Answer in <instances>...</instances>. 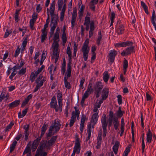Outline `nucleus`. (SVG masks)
I'll return each mask as SVG.
<instances>
[{"instance_id": "obj_53", "label": "nucleus", "mask_w": 156, "mask_h": 156, "mask_svg": "<svg viewBox=\"0 0 156 156\" xmlns=\"http://www.w3.org/2000/svg\"><path fill=\"white\" fill-rule=\"evenodd\" d=\"M41 140L40 139V138H39L38 137L36 139L34 140L32 144L38 146Z\"/></svg>"}, {"instance_id": "obj_21", "label": "nucleus", "mask_w": 156, "mask_h": 156, "mask_svg": "<svg viewBox=\"0 0 156 156\" xmlns=\"http://www.w3.org/2000/svg\"><path fill=\"white\" fill-rule=\"evenodd\" d=\"M32 97V94H30L23 101L21 104V107L22 108H23L28 103L30 100L31 99Z\"/></svg>"}, {"instance_id": "obj_62", "label": "nucleus", "mask_w": 156, "mask_h": 156, "mask_svg": "<svg viewBox=\"0 0 156 156\" xmlns=\"http://www.w3.org/2000/svg\"><path fill=\"white\" fill-rule=\"evenodd\" d=\"M12 33V31H9L8 29L6 30V31L5 32L4 36V38H6L9 35Z\"/></svg>"}, {"instance_id": "obj_7", "label": "nucleus", "mask_w": 156, "mask_h": 156, "mask_svg": "<svg viewBox=\"0 0 156 156\" xmlns=\"http://www.w3.org/2000/svg\"><path fill=\"white\" fill-rule=\"evenodd\" d=\"M73 149L77 151V154H79L81 149L80 141L78 135L75 136V146Z\"/></svg>"}, {"instance_id": "obj_27", "label": "nucleus", "mask_w": 156, "mask_h": 156, "mask_svg": "<svg viewBox=\"0 0 156 156\" xmlns=\"http://www.w3.org/2000/svg\"><path fill=\"white\" fill-rule=\"evenodd\" d=\"M50 107L51 108H54L55 109V112H57L59 110V106L58 107L57 102L50 103Z\"/></svg>"}, {"instance_id": "obj_10", "label": "nucleus", "mask_w": 156, "mask_h": 156, "mask_svg": "<svg viewBox=\"0 0 156 156\" xmlns=\"http://www.w3.org/2000/svg\"><path fill=\"white\" fill-rule=\"evenodd\" d=\"M57 99L58 101V105L59 106V110L62 112V94L60 92L59 90L58 91V93L57 95Z\"/></svg>"}, {"instance_id": "obj_3", "label": "nucleus", "mask_w": 156, "mask_h": 156, "mask_svg": "<svg viewBox=\"0 0 156 156\" xmlns=\"http://www.w3.org/2000/svg\"><path fill=\"white\" fill-rule=\"evenodd\" d=\"M55 0H53L51 2L50 8V12L51 16V24L53 22L59 21L58 16V15L54 13L55 10Z\"/></svg>"}, {"instance_id": "obj_57", "label": "nucleus", "mask_w": 156, "mask_h": 156, "mask_svg": "<svg viewBox=\"0 0 156 156\" xmlns=\"http://www.w3.org/2000/svg\"><path fill=\"white\" fill-rule=\"evenodd\" d=\"M21 137L23 138L24 136L21 133L17 135L16 136L15 138V139L17 141L19 140L21 138Z\"/></svg>"}, {"instance_id": "obj_52", "label": "nucleus", "mask_w": 156, "mask_h": 156, "mask_svg": "<svg viewBox=\"0 0 156 156\" xmlns=\"http://www.w3.org/2000/svg\"><path fill=\"white\" fill-rule=\"evenodd\" d=\"M85 79L84 77H83L80 80V84L79 85L80 87L82 89L83 88V84L85 82Z\"/></svg>"}, {"instance_id": "obj_29", "label": "nucleus", "mask_w": 156, "mask_h": 156, "mask_svg": "<svg viewBox=\"0 0 156 156\" xmlns=\"http://www.w3.org/2000/svg\"><path fill=\"white\" fill-rule=\"evenodd\" d=\"M156 18V15L155 11L153 10L152 12V16L151 17V21L153 26H154L155 29L156 30V24L154 20Z\"/></svg>"}, {"instance_id": "obj_64", "label": "nucleus", "mask_w": 156, "mask_h": 156, "mask_svg": "<svg viewBox=\"0 0 156 156\" xmlns=\"http://www.w3.org/2000/svg\"><path fill=\"white\" fill-rule=\"evenodd\" d=\"M42 9V8L40 4L37 5L36 10L37 12L39 13Z\"/></svg>"}, {"instance_id": "obj_32", "label": "nucleus", "mask_w": 156, "mask_h": 156, "mask_svg": "<svg viewBox=\"0 0 156 156\" xmlns=\"http://www.w3.org/2000/svg\"><path fill=\"white\" fill-rule=\"evenodd\" d=\"M124 113L125 112L124 111L121 110V107H119L118 110L116 112L117 118H121L122 116Z\"/></svg>"}, {"instance_id": "obj_37", "label": "nucleus", "mask_w": 156, "mask_h": 156, "mask_svg": "<svg viewBox=\"0 0 156 156\" xmlns=\"http://www.w3.org/2000/svg\"><path fill=\"white\" fill-rule=\"evenodd\" d=\"M36 73H34V72H32L31 74L29 80L31 81V83H32L34 82L35 78L37 76Z\"/></svg>"}, {"instance_id": "obj_40", "label": "nucleus", "mask_w": 156, "mask_h": 156, "mask_svg": "<svg viewBox=\"0 0 156 156\" xmlns=\"http://www.w3.org/2000/svg\"><path fill=\"white\" fill-rule=\"evenodd\" d=\"M31 152L30 149V143L27 144L24 151L23 154L24 155L27 153H30Z\"/></svg>"}, {"instance_id": "obj_51", "label": "nucleus", "mask_w": 156, "mask_h": 156, "mask_svg": "<svg viewBox=\"0 0 156 156\" xmlns=\"http://www.w3.org/2000/svg\"><path fill=\"white\" fill-rule=\"evenodd\" d=\"M131 147V144H129L126 147L125 150L124 152L128 154L130 151V148Z\"/></svg>"}, {"instance_id": "obj_39", "label": "nucleus", "mask_w": 156, "mask_h": 156, "mask_svg": "<svg viewBox=\"0 0 156 156\" xmlns=\"http://www.w3.org/2000/svg\"><path fill=\"white\" fill-rule=\"evenodd\" d=\"M118 118L115 117L113 119V124L115 130L118 129L119 126V122L118 120Z\"/></svg>"}, {"instance_id": "obj_48", "label": "nucleus", "mask_w": 156, "mask_h": 156, "mask_svg": "<svg viewBox=\"0 0 156 156\" xmlns=\"http://www.w3.org/2000/svg\"><path fill=\"white\" fill-rule=\"evenodd\" d=\"M117 101L119 105H121L122 103V96L120 94H119L117 96Z\"/></svg>"}, {"instance_id": "obj_44", "label": "nucleus", "mask_w": 156, "mask_h": 156, "mask_svg": "<svg viewBox=\"0 0 156 156\" xmlns=\"http://www.w3.org/2000/svg\"><path fill=\"white\" fill-rule=\"evenodd\" d=\"M58 6V10H61L62 9V5L63 4V0H58L57 2Z\"/></svg>"}, {"instance_id": "obj_63", "label": "nucleus", "mask_w": 156, "mask_h": 156, "mask_svg": "<svg viewBox=\"0 0 156 156\" xmlns=\"http://www.w3.org/2000/svg\"><path fill=\"white\" fill-rule=\"evenodd\" d=\"M92 127L91 123L90 122L87 126V133H91L92 131Z\"/></svg>"}, {"instance_id": "obj_58", "label": "nucleus", "mask_w": 156, "mask_h": 156, "mask_svg": "<svg viewBox=\"0 0 156 156\" xmlns=\"http://www.w3.org/2000/svg\"><path fill=\"white\" fill-rule=\"evenodd\" d=\"M43 76L41 74H40L39 76L37 78L35 81L36 83H39L40 81L43 78Z\"/></svg>"}, {"instance_id": "obj_23", "label": "nucleus", "mask_w": 156, "mask_h": 156, "mask_svg": "<svg viewBox=\"0 0 156 156\" xmlns=\"http://www.w3.org/2000/svg\"><path fill=\"white\" fill-rule=\"evenodd\" d=\"M72 63H68L67 65V69L66 73V76H71L72 71Z\"/></svg>"}, {"instance_id": "obj_11", "label": "nucleus", "mask_w": 156, "mask_h": 156, "mask_svg": "<svg viewBox=\"0 0 156 156\" xmlns=\"http://www.w3.org/2000/svg\"><path fill=\"white\" fill-rule=\"evenodd\" d=\"M117 24L119 25L116 30L118 34L120 35L123 34L125 30V27L122 24L121 21L120 20L118 21L117 22Z\"/></svg>"}, {"instance_id": "obj_46", "label": "nucleus", "mask_w": 156, "mask_h": 156, "mask_svg": "<svg viewBox=\"0 0 156 156\" xmlns=\"http://www.w3.org/2000/svg\"><path fill=\"white\" fill-rule=\"evenodd\" d=\"M96 5L95 3L90 2L89 4L90 8L91 10L92 11H95V5Z\"/></svg>"}, {"instance_id": "obj_17", "label": "nucleus", "mask_w": 156, "mask_h": 156, "mask_svg": "<svg viewBox=\"0 0 156 156\" xmlns=\"http://www.w3.org/2000/svg\"><path fill=\"white\" fill-rule=\"evenodd\" d=\"M86 119L87 120V118L86 119V116L83 114H82L81 119L80 126V129L81 133H82L83 132L84 127V124L85 121Z\"/></svg>"}, {"instance_id": "obj_9", "label": "nucleus", "mask_w": 156, "mask_h": 156, "mask_svg": "<svg viewBox=\"0 0 156 156\" xmlns=\"http://www.w3.org/2000/svg\"><path fill=\"white\" fill-rule=\"evenodd\" d=\"M59 46V44L57 43L53 48V55L54 56H56L55 61V63L57 62L59 57L60 51L58 50Z\"/></svg>"}, {"instance_id": "obj_41", "label": "nucleus", "mask_w": 156, "mask_h": 156, "mask_svg": "<svg viewBox=\"0 0 156 156\" xmlns=\"http://www.w3.org/2000/svg\"><path fill=\"white\" fill-rule=\"evenodd\" d=\"M141 6L143 8L145 13L147 14H149V12L148 10V7L145 4V3L143 1L141 2Z\"/></svg>"}, {"instance_id": "obj_16", "label": "nucleus", "mask_w": 156, "mask_h": 156, "mask_svg": "<svg viewBox=\"0 0 156 156\" xmlns=\"http://www.w3.org/2000/svg\"><path fill=\"white\" fill-rule=\"evenodd\" d=\"M58 21H56L55 22H53V23L51 24V21L50 23V26H51V29H50V35L49 37V38L50 39L51 37L52 36V35H53L55 30L56 28L57 27L58 23Z\"/></svg>"}, {"instance_id": "obj_61", "label": "nucleus", "mask_w": 156, "mask_h": 156, "mask_svg": "<svg viewBox=\"0 0 156 156\" xmlns=\"http://www.w3.org/2000/svg\"><path fill=\"white\" fill-rule=\"evenodd\" d=\"M146 99L147 101H151L152 100V97L149 94L148 92H147L146 93Z\"/></svg>"}, {"instance_id": "obj_59", "label": "nucleus", "mask_w": 156, "mask_h": 156, "mask_svg": "<svg viewBox=\"0 0 156 156\" xmlns=\"http://www.w3.org/2000/svg\"><path fill=\"white\" fill-rule=\"evenodd\" d=\"M35 22H34L30 20V28L31 30H33L35 28L34 27V24Z\"/></svg>"}, {"instance_id": "obj_55", "label": "nucleus", "mask_w": 156, "mask_h": 156, "mask_svg": "<svg viewBox=\"0 0 156 156\" xmlns=\"http://www.w3.org/2000/svg\"><path fill=\"white\" fill-rule=\"evenodd\" d=\"M152 135L147 136L146 140L147 143H150L152 141Z\"/></svg>"}, {"instance_id": "obj_49", "label": "nucleus", "mask_w": 156, "mask_h": 156, "mask_svg": "<svg viewBox=\"0 0 156 156\" xmlns=\"http://www.w3.org/2000/svg\"><path fill=\"white\" fill-rule=\"evenodd\" d=\"M20 46H19L16 49L15 51V53L14 56L15 57H17L19 55L20 51Z\"/></svg>"}, {"instance_id": "obj_13", "label": "nucleus", "mask_w": 156, "mask_h": 156, "mask_svg": "<svg viewBox=\"0 0 156 156\" xmlns=\"http://www.w3.org/2000/svg\"><path fill=\"white\" fill-rule=\"evenodd\" d=\"M77 15V9L76 7H75L73 9V11L71 20V27L72 29L74 28L75 25Z\"/></svg>"}, {"instance_id": "obj_30", "label": "nucleus", "mask_w": 156, "mask_h": 156, "mask_svg": "<svg viewBox=\"0 0 156 156\" xmlns=\"http://www.w3.org/2000/svg\"><path fill=\"white\" fill-rule=\"evenodd\" d=\"M21 10V9H16L14 14V20L17 23L20 20V18L19 17V12Z\"/></svg>"}, {"instance_id": "obj_8", "label": "nucleus", "mask_w": 156, "mask_h": 156, "mask_svg": "<svg viewBox=\"0 0 156 156\" xmlns=\"http://www.w3.org/2000/svg\"><path fill=\"white\" fill-rule=\"evenodd\" d=\"M134 46H130L127 48L125 50H124L121 53L122 56H124L130 55L133 52H135Z\"/></svg>"}, {"instance_id": "obj_33", "label": "nucleus", "mask_w": 156, "mask_h": 156, "mask_svg": "<svg viewBox=\"0 0 156 156\" xmlns=\"http://www.w3.org/2000/svg\"><path fill=\"white\" fill-rule=\"evenodd\" d=\"M28 108H27L24 110H23L22 112V114L21 115V112H19L18 114V117L19 118H22L26 115L27 113Z\"/></svg>"}, {"instance_id": "obj_36", "label": "nucleus", "mask_w": 156, "mask_h": 156, "mask_svg": "<svg viewBox=\"0 0 156 156\" xmlns=\"http://www.w3.org/2000/svg\"><path fill=\"white\" fill-rule=\"evenodd\" d=\"M103 79L105 83H106L108 81V80L109 78V75L108 74V72L107 71H105L103 74Z\"/></svg>"}, {"instance_id": "obj_45", "label": "nucleus", "mask_w": 156, "mask_h": 156, "mask_svg": "<svg viewBox=\"0 0 156 156\" xmlns=\"http://www.w3.org/2000/svg\"><path fill=\"white\" fill-rule=\"evenodd\" d=\"M48 126V124L45 122L41 128V132L45 133L47 129Z\"/></svg>"}, {"instance_id": "obj_42", "label": "nucleus", "mask_w": 156, "mask_h": 156, "mask_svg": "<svg viewBox=\"0 0 156 156\" xmlns=\"http://www.w3.org/2000/svg\"><path fill=\"white\" fill-rule=\"evenodd\" d=\"M85 8V6L84 5H82L81 6L80 9H79L78 14L80 17H82L83 16L84 10V9Z\"/></svg>"}, {"instance_id": "obj_2", "label": "nucleus", "mask_w": 156, "mask_h": 156, "mask_svg": "<svg viewBox=\"0 0 156 156\" xmlns=\"http://www.w3.org/2000/svg\"><path fill=\"white\" fill-rule=\"evenodd\" d=\"M90 24V30L89 31V37L90 38L93 35L94 30L95 28V27H94V20H92L90 22V17L88 16H86L83 25Z\"/></svg>"}, {"instance_id": "obj_24", "label": "nucleus", "mask_w": 156, "mask_h": 156, "mask_svg": "<svg viewBox=\"0 0 156 156\" xmlns=\"http://www.w3.org/2000/svg\"><path fill=\"white\" fill-rule=\"evenodd\" d=\"M57 136H53L51 138L50 140H48L47 141V143H48V144L51 146L55 144V142L57 140Z\"/></svg>"}, {"instance_id": "obj_25", "label": "nucleus", "mask_w": 156, "mask_h": 156, "mask_svg": "<svg viewBox=\"0 0 156 156\" xmlns=\"http://www.w3.org/2000/svg\"><path fill=\"white\" fill-rule=\"evenodd\" d=\"M66 3H64L63 6L62 11L60 13V19L61 21L63 20L65 16V12L66 11Z\"/></svg>"}, {"instance_id": "obj_22", "label": "nucleus", "mask_w": 156, "mask_h": 156, "mask_svg": "<svg viewBox=\"0 0 156 156\" xmlns=\"http://www.w3.org/2000/svg\"><path fill=\"white\" fill-rule=\"evenodd\" d=\"M70 76H66V75H65L64 77V84L65 87L68 89H70L71 88V87L70 84L69 82L68 81V78L70 77Z\"/></svg>"}, {"instance_id": "obj_20", "label": "nucleus", "mask_w": 156, "mask_h": 156, "mask_svg": "<svg viewBox=\"0 0 156 156\" xmlns=\"http://www.w3.org/2000/svg\"><path fill=\"white\" fill-rule=\"evenodd\" d=\"M109 89L108 88H104L102 91V97L103 100H106L108 97Z\"/></svg>"}, {"instance_id": "obj_43", "label": "nucleus", "mask_w": 156, "mask_h": 156, "mask_svg": "<svg viewBox=\"0 0 156 156\" xmlns=\"http://www.w3.org/2000/svg\"><path fill=\"white\" fill-rule=\"evenodd\" d=\"M26 72V68L24 67H23L22 68L19 70L18 74L20 76H23L25 74Z\"/></svg>"}, {"instance_id": "obj_28", "label": "nucleus", "mask_w": 156, "mask_h": 156, "mask_svg": "<svg viewBox=\"0 0 156 156\" xmlns=\"http://www.w3.org/2000/svg\"><path fill=\"white\" fill-rule=\"evenodd\" d=\"M26 37H25L22 43V45L21 46V47H22L21 49L22 51H24L27 44V41L29 36L28 35H26Z\"/></svg>"}, {"instance_id": "obj_50", "label": "nucleus", "mask_w": 156, "mask_h": 156, "mask_svg": "<svg viewBox=\"0 0 156 156\" xmlns=\"http://www.w3.org/2000/svg\"><path fill=\"white\" fill-rule=\"evenodd\" d=\"M45 66L42 65L41 68H38V70L37 71L35 72V73H36L37 75H38L42 71V70L45 68Z\"/></svg>"}, {"instance_id": "obj_15", "label": "nucleus", "mask_w": 156, "mask_h": 156, "mask_svg": "<svg viewBox=\"0 0 156 156\" xmlns=\"http://www.w3.org/2000/svg\"><path fill=\"white\" fill-rule=\"evenodd\" d=\"M47 141L46 140H42L40 143L37 149V152H41L43 151L45 148Z\"/></svg>"}, {"instance_id": "obj_6", "label": "nucleus", "mask_w": 156, "mask_h": 156, "mask_svg": "<svg viewBox=\"0 0 156 156\" xmlns=\"http://www.w3.org/2000/svg\"><path fill=\"white\" fill-rule=\"evenodd\" d=\"M61 126V124L59 120H54V123L52 124L50 126L49 128L53 131L54 129L55 131L53 133L52 135L55 133H57L59 130Z\"/></svg>"}, {"instance_id": "obj_5", "label": "nucleus", "mask_w": 156, "mask_h": 156, "mask_svg": "<svg viewBox=\"0 0 156 156\" xmlns=\"http://www.w3.org/2000/svg\"><path fill=\"white\" fill-rule=\"evenodd\" d=\"M106 115L104 114L101 119V122L103 132V136L104 137H105L106 136L107 133V122H106Z\"/></svg>"}, {"instance_id": "obj_18", "label": "nucleus", "mask_w": 156, "mask_h": 156, "mask_svg": "<svg viewBox=\"0 0 156 156\" xmlns=\"http://www.w3.org/2000/svg\"><path fill=\"white\" fill-rule=\"evenodd\" d=\"M30 127V126L29 124L26 125H24L23 128L25 129L24 132L25 140L26 141H27L28 140V136L29 135V129Z\"/></svg>"}, {"instance_id": "obj_35", "label": "nucleus", "mask_w": 156, "mask_h": 156, "mask_svg": "<svg viewBox=\"0 0 156 156\" xmlns=\"http://www.w3.org/2000/svg\"><path fill=\"white\" fill-rule=\"evenodd\" d=\"M41 42L42 43L47 38L48 34L47 32L41 31Z\"/></svg>"}, {"instance_id": "obj_26", "label": "nucleus", "mask_w": 156, "mask_h": 156, "mask_svg": "<svg viewBox=\"0 0 156 156\" xmlns=\"http://www.w3.org/2000/svg\"><path fill=\"white\" fill-rule=\"evenodd\" d=\"M119 142L118 141H116L115 142V145L113 147V150L115 154H117L119 147Z\"/></svg>"}, {"instance_id": "obj_60", "label": "nucleus", "mask_w": 156, "mask_h": 156, "mask_svg": "<svg viewBox=\"0 0 156 156\" xmlns=\"http://www.w3.org/2000/svg\"><path fill=\"white\" fill-rule=\"evenodd\" d=\"M76 112H75L74 111H73L72 113V116L71 117V119L76 121Z\"/></svg>"}, {"instance_id": "obj_1", "label": "nucleus", "mask_w": 156, "mask_h": 156, "mask_svg": "<svg viewBox=\"0 0 156 156\" xmlns=\"http://www.w3.org/2000/svg\"><path fill=\"white\" fill-rule=\"evenodd\" d=\"M89 39L87 38L83 44L81 51L83 53V58L84 61H86L88 56V53L89 52L90 48L88 47Z\"/></svg>"}, {"instance_id": "obj_31", "label": "nucleus", "mask_w": 156, "mask_h": 156, "mask_svg": "<svg viewBox=\"0 0 156 156\" xmlns=\"http://www.w3.org/2000/svg\"><path fill=\"white\" fill-rule=\"evenodd\" d=\"M59 39V34H57L56 33H55L54 34L53 40L54 42L55 43V44L53 47L55 46L56 44L57 43L58 44V42Z\"/></svg>"}, {"instance_id": "obj_54", "label": "nucleus", "mask_w": 156, "mask_h": 156, "mask_svg": "<svg viewBox=\"0 0 156 156\" xmlns=\"http://www.w3.org/2000/svg\"><path fill=\"white\" fill-rule=\"evenodd\" d=\"M62 39L63 42L64 43H66L67 41V37L66 34H62Z\"/></svg>"}, {"instance_id": "obj_34", "label": "nucleus", "mask_w": 156, "mask_h": 156, "mask_svg": "<svg viewBox=\"0 0 156 156\" xmlns=\"http://www.w3.org/2000/svg\"><path fill=\"white\" fill-rule=\"evenodd\" d=\"M14 125V121L12 120L10 122V123L5 128L4 130L5 132L9 131V129H11L12 126Z\"/></svg>"}, {"instance_id": "obj_47", "label": "nucleus", "mask_w": 156, "mask_h": 156, "mask_svg": "<svg viewBox=\"0 0 156 156\" xmlns=\"http://www.w3.org/2000/svg\"><path fill=\"white\" fill-rule=\"evenodd\" d=\"M37 14H36L35 12H34L32 15V18L30 20L35 22L37 18Z\"/></svg>"}, {"instance_id": "obj_38", "label": "nucleus", "mask_w": 156, "mask_h": 156, "mask_svg": "<svg viewBox=\"0 0 156 156\" xmlns=\"http://www.w3.org/2000/svg\"><path fill=\"white\" fill-rule=\"evenodd\" d=\"M134 123L133 121H132L131 122V133L132 134V142L133 143L135 142L134 140Z\"/></svg>"}, {"instance_id": "obj_19", "label": "nucleus", "mask_w": 156, "mask_h": 156, "mask_svg": "<svg viewBox=\"0 0 156 156\" xmlns=\"http://www.w3.org/2000/svg\"><path fill=\"white\" fill-rule=\"evenodd\" d=\"M20 100H16L8 105L9 109H12L15 107L18 106L20 104Z\"/></svg>"}, {"instance_id": "obj_56", "label": "nucleus", "mask_w": 156, "mask_h": 156, "mask_svg": "<svg viewBox=\"0 0 156 156\" xmlns=\"http://www.w3.org/2000/svg\"><path fill=\"white\" fill-rule=\"evenodd\" d=\"M128 66V62L127 60L125 59L123 62V68H127Z\"/></svg>"}, {"instance_id": "obj_12", "label": "nucleus", "mask_w": 156, "mask_h": 156, "mask_svg": "<svg viewBox=\"0 0 156 156\" xmlns=\"http://www.w3.org/2000/svg\"><path fill=\"white\" fill-rule=\"evenodd\" d=\"M117 51L115 50H111L108 56V61L112 63L114 62L116 56L117 55Z\"/></svg>"}, {"instance_id": "obj_14", "label": "nucleus", "mask_w": 156, "mask_h": 156, "mask_svg": "<svg viewBox=\"0 0 156 156\" xmlns=\"http://www.w3.org/2000/svg\"><path fill=\"white\" fill-rule=\"evenodd\" d=\"M99 117L98 112H96L94 113L92 115L90 122L93 123L92 125V128H94V126L96 124V123L98 120V118Z\"/></svg>"}, {"instance_id": "obj_4", "label": "nucleus", "mask_w": 156, "mask_h": 156, "mask_svg": "<svg viewBox=\"0 0 156 156\" xmlns=\"http://www.w3.org/2000/svg\"><path fill=\"white\" fill-rule=\"evenodd\" d=\"M104 85L100 81H97L94 85V93L97 98H98L100 96V93Z\"/></svg>"}]
</instances>
